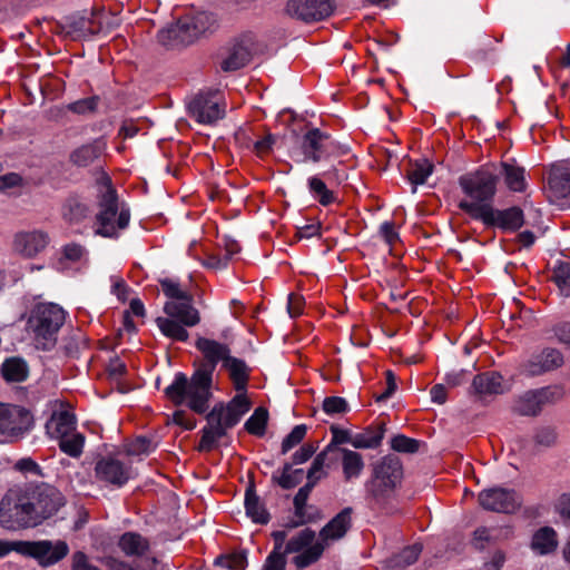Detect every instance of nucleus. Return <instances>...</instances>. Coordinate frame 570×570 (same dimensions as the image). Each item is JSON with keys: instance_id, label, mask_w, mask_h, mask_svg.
<instances>
[{"instance_id": "obj_17", "label": "nucleus", "mask_w": 570, "mask_h": 570, "mask_svg": "<svg viewBox=\"0 0 570 570\" xmlns=\"http://www.w3.org/2000/svg\"><path fill=\"white\" fill-rule=\"evenodd\" d=\"M69 548L65 541L43 540L24 542L22 552L37 559L41 566L48 567L57 563L68 554Z\"/></svg>"}, {"instance_id": "obj_42", "label": "nucleus", "mask_w": 570, "mask_h": 570, "mask_svg": "<svg viewBox=\"0 0 570 570\" xmlns=\"http://www.w3.org/2000/svg\"><path fill=\"white\" fill-rule=\"evenodd\" d=\"M85 436L79 432H72L58 439L59 449L71 458H79L82 453Z\"/></svg>"}, {"instance_id": "obj_11", "label": "nucleus", "mask_w": 570, "mask_h": 570, "mask_svg": "<svg viewBox=\"0 0 570 570\" xmlns=\"http://www.w3.org/2000/svg\"><path fill=\"white\" fill-rule=\"evenodd\" d=\"M315 537L314 530L305 528L286 543L284 553H298L293 558V563L297 569H305L322 557L325 546L322 540L315 541Z\"/></svg>"}, {"instance_id": "obj_34", "label": "nucleus", "mask_w": 570, "mask_h": 570, "mask_svg": "<svg viewBox=\"0 0 570 570\" xmlns=\"http://www.w3.org/2000/svg\"><path fill=\"white\" fill-rule=\"evenodd\" d=\"M245 510L247 517L255 523L267 524L271 520V514L264 503L261 502L253 484H250L245 492Z\"/></svg>"}, {"instance_id": "obj_41", "label": "nucleus", "mask_w": 570, "mask_h": 570, "mask_svg": "<svg viewBox=\"0 0 570 570\" xmlns=\"http://www.w3.org/2000/svg\"><path fill=\"white\" fill-rule=\"evenodd\" d=\"M433 164L428 159L416 160L411 165V168L406 171L409 181L413 185V193L416 191L417 185H423L429 176L433 173Z\"/></svg>"}, {"instance_id": "obj_26", "label": "nucleus", "mask_w": 570, "mask_h": 570, "mask_svg": "<svg viewBox=\"0 0 570 570\" xmlns=\"http://www.w3.org/2000/svg\"><path fill=\"white\" fill-rule=\"evenodd\" d=\"M492 169L498 174V179L503 178L505 186L511 191L523 193L527 189L525 169L519 166L514 159L501 161L498 166L492 165Z\"/></svg>"}, {"instance_id": "obj_39", "label": "nucleus", "mask_w": 570, "mask_h": 570, "mask_svg": "<svg viewBox=\"0 0 570 570\" xmlns=\"http://www.w3.org/2000/svg\"><path fill=\"white\" fill-rule=\"evenodd\" d=\"M421 551L422 547L420 544H413L404 548L401 552L394 554L387 560V570H404L417 560Z\"/></svg>"}, {"instance_id": "obj_24", "label": "nucleus", "mask_w": 570, "mask_h": 570, "mask_svg": "<svg viewBox=\"0 0 570 570\" xmlns=\"http://www.w3.org/2000/svg\"><path fill=\"white\" fill-rule=\"evenodd\" d=\"M49 244V236L43 230L17 233L13 238V249L23 257L32 258Z\"/></svg>"}, {"instance_id": "obj_60", "label": "nucleus", "mask_w": 570, "mask_h": 570, "mask_svg": "<svg viewBox=\"0 0 570 570\" xmlns=\"http://www.w3.org/2000/svg\"><path fill=\"white\" fill-rule=\"evenodd\" d=\"M315 451L316 448L313 444L305 443L292 455V461L294 464H303L313 456Z\"/></svg>"}, {"instance_id": "obj_36", "label": "nucleus", "mask_w": 570, "mask_h": 570, "mask_svg": "<svg viewBox=\"0 0 570 570\" xmlns=\"http://www.w3.org/2000/svg\"><path fill=\"white\" fill-rule=\"evenodd\" d=\"M385 433V425L368 426L360 433H354L353 448L376 449L382 443Z\"/></svg>"}, {"instance_id": "obj_2", "label": "nucleus", "mask_w": 570, "mask_h": 570, "mask_svg": "<svg viewBox=\"0 0 570 570\" xmlns=\"http://www.w3.org/2000/svg\"><path fill=\"white\" fill-rule=\"evenodd\" d=\"M222 368L228 373L237 394L226 404L223 402L215 404L206 415L207 424L202 430V439L197 448L200 452L214 450L218 441L227 436L228 430L238 424L252 405L245 393L252 371L247 363L230 356Z\"/></svg>"}, {"instance_id": "obj_14", "label": "nucleus", "mask_w": 570, "mask_h": 570, "mask_svg": "<svg viewBox=\"0 0 570 570\" xmlns=\"http://www.w3.org/2000/svg\"><path fill=\"white\" fill-rule=\"evenodd\" d=\"M32 426V416L21 406L0 403V436L20 438Z\"/></svg>"}, {"instance_id": "obj_61", "label": "nucleus", "mask_w": 570, "mask_h": 570, "mask_svg": "<svg viewBox=\"0 0 570 570\" xmlns=\"http://www.w3.org/2000/svg\"><path fill=\"white\" fill-rule=\"evenodd\" d=\"M303 296L293 293L288 295L287 311L291 317H297L298 315H301L303 311Z\"/></svg>"}, {"instance_id": "obj_23", "label": "nucleus", "mask_w": 570, "mask_h": 570, "mask_svg": "<svg viewBox=\"0 0 570 570\" xmlns=\"http://www.w3.org/2000/svg\"><path fill=\"white\" fill-rule=\"evenodd\" d=\"M62 27L72 39H81L98 33L101 23L96 20L94 12L83 11L66 17Z\"/></svg>"}, {"instance_id": "obj_25", "label": "nucleus", "mask_w": 570, "mask_h": 570, "mask_svg": "<svg viewBox=\"0 0 570 570\" xmlns=\"http://www.w3.org/2000/svg\"><path fill=\"white\" fill-rule=\"evenodd\" d=\"M316 484L317 483L307 480L306 484L299 488V490L295 494L293 504L295 510V517L297 518V520L289 522L287 524L288 528H296L321 519V512L314 505L308 507V509L314 510L315 513L306 512L308 497Z\"/></svg>"}, {"instance_id": "obj_56", "label": "nucleus", "mask_w": 570, "mask_h": 570, "mask_svg": "<svg viewBox=\"0 0 570 570\" xmlns=\"http://www.w3.org/2000/svg\"><path fill=\"white\" fill-rule=\"evenodd\" d=\"M276 139H277V137L275 135L267 134L262 139H258L257 141H255L254 142V151H255V154L258 157H264V156L268 155L272 151L273 146L276 142Z\"/></svg>"}, {"instance_id": "obj_54", "label": "nucleus", "mask_w": 570, "mask_h": 570, "mask_svg": "<svg viewBox=\"0 0 570 570\" xmlns=\"http://www.w3.org/2000/svg\"><path fill=\"white\" fill-rule=\"evenodd\" d=\"M98 101L99 98L97 96H92L69 104L67 109L78 115H87L96 110Z\"/></svg>"}, {"instance_id": "obj_47", "label": "nucleus", "mask_w": 570, "mask_h": 570, "mask_svg": "<svg viewBox=\"0 0 570 570\" xmlns=\"http://www.w3.org/2000/svg\"><path fill=\"white\" fill-rule=\"evenodd\" d=\"M330 454L331 453L326 452V450L324 449L314 458L312 465L307 471V480L317 483L320 480L326 476L324 466L326 465V461Z\"/></svg>"}, {"instance_id": "obj_12", "label": "nucleus", "mask_w": 570, "mask_h": 570, "mask_svg": "<svg viewBox=\"0 0 570 570\" xmlns=\"http://www.w3.org/2000/svg\"><path fill=\"white\" fill-rule=\"evenodd\" d=\"M480 507L487 511L512 514L522 505V497L511 488L493 485L478 494Z\"/></svg>"}, {"instance_id": "obj_45", "label": "nucleus", "mask_w": 570, "mask_h": 570, "mask_svg": "<svg viewBox=\"0 0 570 570\" xmlns=\"http://www.w3.org/2000/svg\"><path fill=\"white\" fill-rule=\"evenodd\" d=\"M214 563L229 570H244L247 567V553L237 551L229 556H219Z\"/></svg>"}, {"instance_id": "obj_37", "label": "nucleus", "mask_w": 570, "mask_h": 570, "mask_svg": "<svg viewBox=\"0 0 570 570\" xmlns=\"http://www.w3.org/2000/svg\"><path fill=\"white\" fill-rule=\"evenodd\" d=\"M48 429L50 435L58 440L76 431V417L68 411H61L52 416Z\"/></svg>"}, {"instance_id": "obj_57", "label": "nucleus", "mask_w": 570, "mask_h": 570, "mask_svg": "<svg viewBox=\"0 0 570 570\" xmlns=\"http://www.w3.org/2000/svg\"><path fill=\"white\" fill-rule=\"evenodd\" d=\"M86 253V248L77 243H70L62 247V256L73 263L79 262Z\"/></svg>"}, {"instance_id": "obj_63", "label": "nucleus", "mask_w": 570, "mask_h": 570, "mask_svg": "<svg viewBox=\"0 0 570 570\" xmlns=\"http://www.w3.org/2000/svg\"><path fill=\"white\" fill-rule=\"evenodd\" d=\"M16 469L21 472H27L36 475H41L40 465L30 458H24L16 463Z\"/></svg>"}, {"instance_id": "obj_13", "label": "nucleus", "mask_w": 570, "mask_h": 570, "mask_svg": "<svg viewBox=\"0 0 570 570\" xmlns=\"http://www.w3.org/2000/svg\"><path fill=\"white\" fill-rule=\"evenodd\" d=\"M301 149L305 161L320 163L338 155L341 146L326 132L312 128L303 136Z\"/></svg>"}, {"instance_id": "obj_40", "label": "nucleus", "mask_w": 570, "mask_h": 570, "mask_svg": "<svg viewBox=\"0 0 570 570\" xmlns=\"http://www.w3.org/2000/svg\"><path fill=\"white\" fill-rule=\"evenodd\" d=\"M1 372L8 382H23L28 376V366L23 360L11 357L3 362Z\"/></svg>"}, {"instance_id": "obj_62", "label": "nucleus", "mask_w": 570, "mask_h": 570, "mask_svg": "<svg viewBox=\"0 0 570 570\" xmlns=\"http://www.w3.org/2000/svg\"><path fill=\"white\" fill-rule=\"evenodd\" d=\"M173 422L186 430H193L196 426L195 419L188 416L187 413L183 410H177L173 413Z\"/></svg>"}, {"instance_id": "obj_21", "label": "nucleus", "mask_w": 570, "mask_h": 570, "mask_svg": "<svg viewBox=\"0 0 570 570\" xmlns=\"http://www.w3.org/2000/svg\"><path fill=\"white\" fill-rule=\"evenodd\" d=\"M95 472L99 481L119 488L126 484L131 478V466L111 456L98 460Z\"/></svg>"}, {"instance_id": "obj_32", "label": "nucleus", "mask_w": 570, "mask_h": 570, "mask_svg": "<svg viewBox=\"0 0 570 570\" xmlns=\"http://www.w3.org/2000/svg\"><path fill=\"white\" fill-rule=\"evenodd\" d=\"M105 142L100 139L82 145L75 149L70 156V161L78 167H87L94 164L104 153Z\"/></svg>"}, {"instance_id": "obj_20", "label": "nucleus", "mask_w": 570, "mask_h": 570, "mask_svg": "<svg viewBox=\"0 0 570 570\" xmlns=\"http://www.w3.org/2000/svg\"><path fill=\"white\" fill-rule=\"evenodd\" d=\"M550 200L562 207L570 206V166L559 163L551 166L549 175Z\"/></svg>"}, {"instance_id": "obj_46", "label": "nucleus", "mask_w": 570, "mask_h": 570, "mask_svg": "<svg viewBox=\"0 0 570 570\" xmlns=\"http://www.w3.org/2000/svg\"><path fill=\"white\" fill-rule=\"evenodd\" d=\"M308 188L323 206H327L334 202L333 193L326 187L325 183L321 178L316 176L311 177L308 179Z\"/></svg>"}, {"instance_id": "obj_4", "label": "nucleus", "mask_w": 570, "mask_h": 570, "mask_svg": "<svg viewBox=\"0 0 570 570\" xmlns=\"http://www.w3.org/2000/svg\"><path fill=\"white\" fill-rule=\"evenodd\" d=\"M216 26L214 14L199 12L195 16H185L176 23L158 32V41L170 49L185 47L195 42L200 36L210 32Z\"/></svg>"}, {"instance_id": "obj_16", "label": "nucleus", "mask_w": 570, "mask_h": 570, "mask_svg": "<svg viewBox=\"0 0 570 570\" xmlns=\"http://www.w3.org/2000/svg\"><path fill=\"white\" fill-rule=\"evenodd\" d=\"M97 228L95 235L106 238H117L118 230L125 229L130 220V212L125 205L119 209L98 212L95 216Z\"/></svg>"}, {"instance_id": "obj_53", "label": "nucleus", "mask_w": 570, "mask_h": 570, "mask_svg": "<svg viewBox=\"0 0 570 570\" xmlns=\"http://www.w3.org/2000/svg\"><path fill=\"white\" fill-rule=\"evenodd\" d=\"M420 442L403 434L395 435L391 440V448L396 452L414 453L419 450Z\"/></svg>"}, {"instance_id": "obj_35", "label": "nucleus", "mask_w": 570, "mask_h": 570, "mask_svg": "<svg viewBox=\"0 0 570 570\" xmlns=\"http://www.w3.org/2000/svg\"><path fill=\"white\" fill-rule=\"evenodd\" d=\"M97 206L98 212L119 209L121 206L117 191L108 176L101 177L98 181Z\"/></svg>"}, {"instance_id": "obj_51", "label": "nucleus", "mask_w": 570, "mask_h": 570, "mask_svg": "<svg viewBox=\"0 0 570 570\" xmlns=\"http://www.w3.org/2000/svg\"><path fill=\"white\" fill-rule=\"evenodd\" d=\"M306 431L307 428L305 424L295 425L291 433L286 435V438L282 442V454H286L289 450L299 444L303 441Z\"/></svg>"}, {"instance_id": "obj_33", "label": "nucleus", "mask_w": 570, "mask_h": 570, "mask_svg": "<svg viewBox=\"0 0 570 570\" xmlns=\"http://www.w3.org/2000/svg\"><path fill=\"white\" fill-rule=\"evenodd\" d=\"M118 548L125 556L140 558L149 550V541L137 532H125L118 540Z\"/></svg>"}, {"instance_id": "obj_10", "label": "nucleus", "mask_w": 570, "mask_h": 570, "mask_svg": "<svg viewBox=\"0 0 570 570\" xmlns=\"http://www.w3.org/2000/svg\"><path fill=\"white\" fill-rule=\"evenodd\" d=\"M26 491L38 525L56 515L66 503L62 493L48 483L29 485Z\"/></svg>"}, {"instance_id": "obj_3", "label": "nucleus", "mask_w": 570, "mask_h": 570, "mask_svg": "<svg viewBox=\"0 0 570 570\" xmlns=\"http://www.w3.org/2000/svg\"><path fill=\"white\" fill-rule=\"evenodd\" d=\"M66 321V312L55 303H39L33 306L27 320V331L37 350L51 351L58 341V333Z\"/></svg>"}, {"instance_id": "obj_43", "label": "nucleus", "mask_w": 570, "mask_h": 570, "mask_svg": "<svg viewBox=\"0 0 570 570\" xmlns=\"http://www.w3.org/2000/svg\"><path fill=\"white\" fill-rule=\"evenodd\" d=\"M268 421V411L259 406L255 409L254 413L247 419L244 424L245 430L253 435L263 436L266 431Z\"/></svg>"}, {"instance_id": "obj_27", "label": "nucleus", "mask_w": 570, "mask_h": 570, "mask_svg": "<svg viewBox=\"0 0 570 570\" xmlns=\"http://www.w3.org/2000/svg\"><path fill=\"white\" fill-rule=\"evenodd\" d=\"M352 512V508H344L320 531L323 543L327 540H338L346 534L351 528Z\"/></svg>"}, {"instance_id": "obj_30", "label": "nucleus", "mask_w": 570, "mask_h": 570, "mask_svg": "<svg viewBox=\"0 0 570 570\" xmlns=\"http://www.w3.org/2000/svg\"><path fill=\"white\" fill-rule=\"evenodd\" d=\"M472 389L480 396L502 394L503 377L498 372L479 374L473 379Z\"/></svg>"}, {"instance_id": "obj_49", "label": "nucleus", "mask_w": 570, "mask_h": 570, "mask_svg": "<svg viewBox=\"0 0 570 570\" xmlns=\"http://www.w3.org/2000/svg\"><path fill=\"white\" fill-rule=\"evenodd\" d=\"M160 286L164 294L175 302L189 299V296L191 295L187 291L181 289L179 283L170 278L160 279Z\"/></svg>"}, {"instance_id": "obj_5", "label": "nucleus", "mask_w": 570, "mask_h": 570, "mask_svg": "<svg viewBox=\"0 0 570 570\" xmlns=\"http://www.w3.org/2000/svg\"><path fill=\"white\" fill-rule=\"evenodd\" d=\"M164 312L167 317H157V326L165 336L174 341L186 342L189 334L185 327H193L200 322L199 312L193 305V295L189 299L165 303Z\"/></svg>"}, {"instance_id": "obj_28", "label": "nucleus", "mask_w": 570, "mask_h": 570, "mask_svg": "<svg viewBox=\"0 0 570 570\" xmlns=\"http://www.w3.org/2000/svg\"><path fill=\"white\" fill-rule=\"evenodd\" d=\"M91 210L87 203L78 196H69L61 207L62 219L69 225H78L90 217Z\"/></svg>"}, {"instance_id": "obj_58", "label": "nucleus", "mask_w": 570, "mask_h": 570, "mask_svg": "<svg viewBox=\"0 0 570 570\" xmlns=\"http://www.w3.org/2000/svg\"><path fill=\"white\" fill-rule=\"evenodd\" d=\"M225 256L224 258L217 259L215 264H212L214 267H225L228 263V261L232 259V257L240 252L239 244L234 239H225Z\"/></svg>"}, {"instance_id": "obj_6", "label": "nucleus", "mask_w": 570, "mask_h": 570, "mask_svg": "<svg viewBox=\"0 0 570 570\" xmlns=\"http://www.w3.org/2000/svg\"><path fill=\"white\" fill-rule=\"evenodd\" d=\"M403 476V468L395 455H385L373 465L372 476L365 482L366 497L376 504L385 502Z\"/></svg>"}, {"instance_id": "obj_52", "label": "nucleus", "mask_w": 570, "mask_h": 570, "mask_svg": "<svg viewBox=\"0 0 570 570\" xmlns=\"http://www.w3.org/2000/svg\"><path fill=\"white\" fill-rule=\"evenodd\" d=\"M323 410L328 415L344 414L350 411V405L344 397L328 396L323 401Z\"/></svg>"}, {"instance_id": "obj_38", "label": "nucleus", "mask_w": 570, "mask_h": 570, "mask_svg": "<svg viewBox=\"0 0 570 570\" xmlns=\"http://www.w3.org/2000/svg\"><path fill=\"white\" fill-rule=\"evenodd\" d=\"M558 546L557 533L550 527L539 529L531 542V548L540 554H548L556 550Z\"/></svg>"}, {"instance_id": "obj_29", "label": "nucleus", "mask_w": 570, "mask_h": 570, "mask_svg": "<svg viewBox=\"0 0 570 570\" xmlns=\"http://www.w3.org/2000/svg\"><path fill=\"white\" fill-rule=\"evenodd\" d=\"M252 59V51L244 41L235 42L226 58L220 62V68L225 72L236 71L245 67Z\"/></svg>"}, {"instance_id": "obj_64", "label": "nucleus", "mask_w": 570, "mask_h": 570, "mask_svg": "<svg viewBox=\"0 0 570 570\" xmlns=\"http://www.w3.org/2000/svg\"><path fill=\"white\" fill-rule=\"evenodd\" d=\"M72 560V570H98L97 567L88 562V558L83 552H76Z\"/></svg>"}, {"instance_id": "obj_59", "label": "nucleus", "mask_w": 570, "mask_h": 570, "mask_svg": "<svg viewBox=\"0 0 570 570\" xmlns=\"http://www.w3.org/2000/svg\"><path fill=\"white\" fill-rule=\"evenodd\" d=\"M285 554L284 551H272L265 561L264 570H285Z\"/></svg>"}, {"instance_id": "obj_48", "label": "nucleus", "mask_w": 570, "mask_h": 570, "mask_svg": "<svg viewBox=\"0 0 570 570\" xmlns=\"http://www.w3.org/2000/svg\"><path fill=\"white\" fill-rule=\"evenodd\" d=\"M553 282L558 288L566 295H570V263H561L553 271Z\"/></svg>"}, {"instance_id": "obj_50", "label": "nucleus", "mask_w": 570, "mask_h": 570, "mask_svg": "<svg viewBox=\"0 0 570 570\" xmlns=\"http://www.w3.org/2000/svg\"><path fill=\"white\" fill-rule=\"evenodd\" d=\"M304 471L303 469H295L289 474L278 475L277 473H273L272 481L278 484L282 489L289 490L295 488L303 480Z\"/></svg>"}, {"instance_id": "obj_18", "label": "nucleus", "mask_w": 570, "mask_h": 570, "mask_svg": "<svg viewBox=\"0 0 570 570\" xmlns=\"http://www.w3.org/2000/svg\"><path fill=\"white\" fill-rule=\"evenodd\" d=\"M188 114L197 122L212 125L225 115L224 109L212 94H198L188 104Z\"/></svg>"}, {"instance_id": "obj_19", "label": "nucleus", "mask_w": 570, "mask_h": 570, "mask_svg": "<svg viewBox=\"0 0 570 570\" xmlns=\"http://www.w3.org/2000/svg\"><path fill=\"white\" fill-rule=\"evenodd\" d=\"M563 364L562 353L552 347L532 354L521 366V373L527 376H539L553 371Z\"/></svg>"}, {"instance_id": "obj_55", "label": "nucleus", "mask_w": 570, "mask_h": 570, "mask_svg": "<svg viewBox=\"0 0 570 570\" xmlns=\"http://www.w3.org/2000/svg\"><path fill=\"white\" fill-rule=\"evenodd\" d=\"M154 450L153 443L145 436H139L128 445L130 455L148 454Z\"/></svg>"}, {"instance_id": "obj_8", "label": "nucleus", "mask_w": 570, "mask_h": 570, "mask_svg": "<svg viewBox=\"0 0 570 570\" xmlns=\"http://www.w3.org/2000/svg\"><path fill=\"white\" fill-rule=\"evenodd\" d=\"M0 524L7 530L37 527L27 491H9L0 501Z\"/></svg>"}, {"instance_id": "obj_31", "label": "nucleus", "mask_w": 570, "mask_h": 570, "mask_svg": "<svg viewBox=\"0 0 570 570\" xmlns=\"http://www.w3.org/2000/svg\"><path fill=\"white\" fill-rule=\"evenodd\" d=\"M336 454L341 458L344 481L358 479L365 468L363 455L350 449H342Z\"/></svg>"}, {"instance_id": "obj_9", "label": "nucleus", "mask_w": 570, "mask_h": 570, "mask_svg": "<svg viewBox=\"0 0 570 570\" xmlns=\"http://www.w3.org/2000/svg\"><path fill=\"white\" fill-rule=\"evenodd\" d=\"M461 210L471 218L481 220L487 227H498L503 232H517L524 225L523 210L518 206L497 209L491 206L461 204Z\"/></svg>"}, {"instance_id": "obj_15", "label": "nucleus", "mask_w": 570, "mask_h": 570, "mask_svg": "<svg viewBox=\"0 0 570 570\" xmlns=\"http://www.w3.org/2000/svg\"><path fill=\"white\" fill-rule=\"evenodd\" d=\"M287 13L304 22L323 20L333 12L332 0H289L286 4Z\"/></svg>"}, {"instance_id": "obj_22", "label": "nucleus", "mask_w": 570, "mask_h": 570, "mask_svg": "<svg viewBox=\"0 0 570 570\" xmlns=\"http://www.w3.org/2000/svg\"><path fill=\"white\" fill-rule=\"evenodd\" d=\"M556 392L550 387L527 391L520 395L513 405V412L523 416H535L542 407L552 402Z\"/></svg>"}, {"instance_id": "obj_7", "label": "nucleus", "mask_w": 570, "mask_h": 570, "mask_svg": "<svg viewBox=\"0 0 570 570\" xmlns=\"http://www.w3.org/2000/svg\"><path fill=\"white\" fill-rule=\"evenodd\" d=\"M498 174L492 166H482L474 171L466 173L459 177V186L464 195L470 198L462 199L461 204H475L478 206H491L497 193Z\"/></svg>"}, {"instance_id": "obj_1", "label": "nucleus", "mask_w": 570, "mask_h": 570, "mask_svg": "<svg viewBox=\"0 0 570 570\" xmlns=\"http://www.w3.org/2000/svg\"><path fill=\"white\" fill-rule=\"evenodd\" d=\"M196 348L203 355V362L190 377L183 372L175 374L174 381L165 389V395L175 405L186 404L197 414H204L209 409L213 396V374L218 363H224L232 356L228 344L199 336L195 342Z\"/></svg>"}, {"instance_id": "obj_44", "label": "nucleus", "mask_w": 570, "mask_h": 570, "mask_svg": "<svg viewBox=\"0 0 570 570\" xmlns=\"http://www.w3.org/2000/svg\"><path fill=\"white\" fill-rule=\"evenodd\" d=\"M330 431L332 434V440L325 446L326 452L336 454L340 452V450L343 449L340 445L345 443H350L353 446L354 433H352L350 430L342 429L338 425H331Z\"/></svg>"}]
</instances>
